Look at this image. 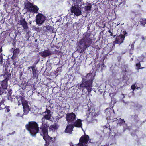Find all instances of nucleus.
Wrapping results in <instances>:
<instances>
[{"instance_id": "24", "label": "nucleus", "mask_w": 146, "mask_h": 146, "mask_svg": "<svg viewBox=\"0 0 146 146\" xmlns=\"http://www.w3.org/2000/svg\"><path fill=\"white\" fill-rule=\"evenodd\" d=\"M131 88L132 90H134L135 89H138L139 88H140V87H138L137 84L136 83H135L131 86Z\"/></svg>"}, {"instance_id": "28", "label": "nucleus", "mask_w": 146, "mask_h": 146, "mask_svg": "<svg viewBox=\"0 0 146 146\" xmlns=\"http://www.w3.org/2000/svg\"><path fill=\"white\" fill-rule=\"evenodd\" d=\"M3 93L2 90L0 87V95H1Z\"/></svg>"}, {"instance_id": "38", "label": "nucleus", "mask_w": 146, "mask_h": 146, "mask_svg": "<svg viewBox=\"0 0 146 146\" xmlns=\"http://www.w3.org/2000/svg\"><path fill=\"white\" fill-rule=\"evenodd\" d=\"M115 121V120H114L113 121Z\"/></svg>"}, {"instance_id": "15", "label": "nucleus", "mask_w": 146, "mask_h": 146, "mask_svg": "<svg viewBox=\"0 0 146 146\" xmlns=\"http://www.w3.org/2000/svg\"><path fill=\"white\" fill-rule=\"evenodd\" d=\"M73 125H68L66 127L65 130L66 132L71 133L72 132L73 128Z\"/></svg>"}, {"instance_id": "2", "label": "nucleus", "mask_w": 146, "mask_h": 146, "mask_svg": "<svg viewBox=\"0 0 146 146\" xmlns=\"http://www.w3.org/2000/svg\"><path fill=\"white\" fill-rule=\"evenodd\" d=\"M73 3L74 5L71 7L70 10L71 12L77 16L80 15L82 13L81 7H84L82 6L83 2L81 0H77L74 1Z\"/></svg>"}, {"instance_id": "23", "label": "nucleus", "mask_w": 146, "mask_h": 146, "mask_svg": "<svg viewBox=\"0 0 146 146\" xmlns=\"http://www.w3.org/2000/svg\"><path fill=\"white\" fill-rule=\"evenodd\" d=\"M91 5H88L86 7H85V9L86 11H87V12H88L89 11H91Z\"/></svg>"}, {"instance_id": "9", "label": "nucleus", "mask_w": 146, "mask_h": 146, "mask_svg": "<svg viewBox=\"0 0 146 146\" xmlns=\"http://www.w3.org/2000/svg\"><path fill=\"white\" fill-rule=\"evenodd\" d=\"M25 7L27 9V11L32 13L37 12L39 10V8L36 6L34 5L30 2L25 5Z\"/></svg>"}, {"instance_id": "11", "label": "nucleus", "mask_w": 146, "mask_h": 146, "mask_svg": "<svg viewBox=\"0 0 146 146\" xmlns=\"http://www.w3.org/2000/svg\"><path fill=\"white\" fill-rule=\"evenodd\" d=\"M76 115L75 114L71 113L67 114L66 119L68 122L73 123L76 119Z\"/></svg>"}, {"instance_id": "19", "label": "nucleus", "mask_w": 146, "mask_h": 146, "mask_svg": "<svg viewBox=\"0 0 146 146\" xmlns=\"http://www.w3.org/2000/svg\"><path fill=\"white\" fill-rule=\"evenodd\" d=\"M32 70V73L34 76L36 77V67L34 66H32L31 67Z\"/></svg>"}, {"instance_id": "6", "label": "nucleus", "mask_w": 146, "mask_h": 146, "mask_svg": "<svg viewBox=\"0 0 146 146\" xmlns=\"http://www.w3.org/2000/svg\"><path fill=\"white\" fill-rule=\"evenodd\" d=\"M18 101L19 106L21 104L23 106L24 114L27 115L29 111V108L27 101L24 99V97L20 96L18 98Z\"/></svg>"}, {"instance_id": "31", "label": "nucleus", "mask_w": 146, "mask_h": 146, "mask_svg": "<svg viewBox=\"0 0 146 146\" xmlns=\"http://www.w3.org/2000/svg\"><path fill=\"white\" fill-rule=\"evenodd\" d=\"M122 96L123 97V98H124V94H122Z\"/></svg>"}, {"instance_id": "22", "label": "nucleus", "mask_w": 146, "mask_h": 146, "mask_svg": "<svg viewBox=\"0 0 146 146\" xmlns=\"http://www.w3.org/2000/svg\"><path fill=\"white\" fill-rule=\"evenodd\" d=\"M141 24L144 27H146V19H143L141 21Z\"/></svg>"}, {"instance_id": "33", "label": "nucleus", "mask_w": 146, "mask_h": 146, "mask_svg": "<svg viewBox=\"0 0 146 146\" xmlns=\"http://www.w3.org/2000/svg\"><path fill=\"white\" fill-rule=\"evenodd\" d=\"M0 62H1V63H2V62H2V59H1V60H0Z\"/></svg>"}, {"instance_id": "1", "label": "nucleus", "mask_w": 146, "mask_h": 146, "mask_svg": "<svg viewBox=\"0 0 146 146\" xmlns=\"http://www.w3.org/2000/svg\"><path fill=\"white\" fill-rule=\"evenodd\" d=\"M51 116L50 111L47 110L44 113V117L42 119V125L40 129V133L46 142L45 145H48V142H50L52 139L48 136V129L49 127L48 121V120H50Z\"/></svg>"}, {"instance_id": "5", "label": "nucleus", "mask_w": 146, "mask_h": 146, "mask_svg": "<svg viewBox=\"0 0 146 146\" xmlns=\"http://www.w3.org/2000/svg\"><path fill=\"white\" fill-rule=\"evenodd\" d=\"M88 35V33L86 34V36L80 41L79 45L80 48H83V49H85L91 44L92 41L89 38Z\"/></svg>"}, {"instance_id": "3", "label": "nucleus", "mask_w": 146, "mask_h": 146, "mask_svg": "<svg viewBox=\"0 0 146 146\" xmlns=\"http://www.w3.org/2000/svg\"><path fill=\"white\" fill-rule=\"evenodd\" d=\"M27 129L32 136H35L39 131L38 124L35 122H30L26 125Z\"/></svg>"}, {"instance_id": "17", "label": "nucleus", "mask_w": 146, "mask_h": 146, "mask_svg": "<svg viewBox=\"0 0 146 146\" xmlns=\"http://www.w3.org/2000/svg\"><path fill=\"white\" fill-rule=\"evenodd\" d=\"M58 127L59 126L58 125L54 124L50 127V130H55L57 129Z\"/></svg>"}, {"instance_id": "14", "label": "nucleus", "mask_w": 146, "mask_h": 146, "mask_svg": "<svg viewBox=\"0 0 146 146\" xmlns=\"http://www.w3.org/2000/svg\"><path fill=\"white\" fill-rule=\"evenodd\" d=\"M19 22L20 25H22L25 30L27 29L28 28L27 23L25 21L24 19H21Z\"/></svg>"}, {"instance_id": "37", "label": "nucleus", "mask_w": 146, "mask_h": 146, "mask_svg": "<svg viewBox=\"0 0 146 146\" xmlns=\"http://www.w3.org/2000/svg\"><path fill=\"white\" fill-rule=\"evenodd\" d=\"M104 146H108V145H104Z\"/></svg>"}, {"instance_id": "20", "label": "nucleus", "mask_w": 146, "mask_h": 146, "mask_svg": "<svg viewBox=\"0 0 146 146\" xmlns=\"http://www.w3.org/2000/svg\"><path fill=\"white\" fill-rule=\"evenodd\" d=\"M19 52V49L15 50L13 52V55L12 57V58H14L15 56H16L17 54H18Z\"/></svg>"}, {"instance_id": "29", "label": "nucleus", "mask_w": 146, "mask_h": 146, "mask_svg": "<svg viewBox=\"0 0 146 146\" xmlns=\"http://www.w3.org/2000/svg\"><path fill=\"white\" fill-rule=\"evenodd\" d=\"M2 51V49L1 48H0V53Z\"/></svg>"}, {"instance_id": "16", "label": "nucleus", "mask_w": 146, "mask_h": 146, "mask_svg": "<svg viewBox=\"0 0 146 146\" xmlns=\"http://www.w3.org/2000/svg\"><path fill=\"white\" fill-rule=\"evenodd\" d=\"M51 54V52L47 50H46L42 52L41 56L44 57L50 56Z\"/></svg>"}, {"instance_id": "21", "label": "nucleus", "mask_w": 146, "mask_h": 146, "mask_svg": "<svg viewBox=\"0 0 146 146\" xmlns=\"http://www.w3.org/2000/svg\"><path fill=\"white\" fill-rule=\"evenodd\" d=\"M119 121H120L119 123L121 125H123L124 127H125V126H126V125L125 124V122L123 120V119H121L120 118Z\"/></svg>"}, {"instance_id": "26", "label": "nucleus", "mask_w": 146, "mask_h": 146, "mask_svg": "<svg viewBox=\"0 0 146 146\" xmlns=\"http://www.w3.org/2000/svg\"><path fill=\"white\" fill-rule=\"evenodd\" d=\"M16 116L17 117H23V115H20L19 113H17L16 115Z\"/></svg>"}, {"instance_id": "7", "label": "nucleus", "mask_w": 146, "mask_h": 146, "mask_svg": "<svg viewBox=\"0 0 146 146\" xmlns=\"http://www.w3.org/2000/svg\"><path fill=\"white\" fill-rule=\"evenodd\" d=\"M91 139H89L88 135H85L82 136L80 138L79 143L77 145L76 144L72 145V143L70 146H86L87 144L88 143H90Z\"/></svg>"}, {"instance_id": "13", "label": "nucleus", "mask_w": 146, "mask_h": 146, "mask_svg": "<svg viewBox=\"0 0 146 146\" xmlns=\"http://www.w3.org/2000/svg\"><path fill=\"white\" fill-rule=\"evenodd\" d=\"M82 121L79 119H78L75 120L74 122H73V126L78 128H82Z\"/></svg>"}, {"instance_id": "34", "label": "nucleus", "mask_w": 146, "mask_h": 146, "mask_svg": "<svg viewBox=\"0 0 146 146\" xmlns=\"http://www.w3.org/2000/svg\"><path fill=\"white\" fill-rule=\"evenodd\" d=\"M108 110V108H107V109H106V111H106H106Z\"/></svg>"}, {"instance_id": "35", "label": "nucleus", "mask_w": 146, "mask_h": 146, "mask_svg": "<svg viewBox=\"0 0 146 146\" xmlns=\"http://www.w3.org/2000/svg\"><path fill=\"white\" fill-rule=\"evenodd\" d=\"M143 40H145V38H144L143 37Z\"/></svg>"}, {"instance_id": "25", "label": "nucleus", "mask_w": 146, "mask_h": 146, "mask_svg": "<svg viewBox=\"0 0 146 146\" xmlns=\"http://www.w3.org/2000/svg\"><path fill=\"white\" fill-rule=\"evenodd\" d=\"M9 107L8 106H6V107L5 106V108H6V110H5L6 112H9V111H10V110L9 109Z\"/></svg>"}, {"instance_id": "12", "label": "nucleus", "mask_w": 146, "mask_h": 146, "mask_svg": "<svg viewBox=\"0 0 146 146\" xmlns=\"http://www.w3.org/2000/svg\"><path fill=\"white\" fill-rule=\"evenodd\" d=\"M45 20V17L42 14H39L36 16V22L37 24H42Z\"/></svg>"}, {"instance_id": "10", "label": "nucleus", "mask_w": 146, "mask_h": 146, "mask_svg": "<svg viewBox=\"0 0 146 146\" xmlns=\"http://www.w3.org/2000/svg\"><path fill=\"white\" fill-rule=\"evenodd\" d=\"M1 76L4 79V80L1 82V85L3 89H6L7 87V81L11 76V74L8 73L5 74L1 75Z\"/></svg>"}, {"instance_id": "8", "label": "nucleus", "mask_w": 146, "mask_h": 146, "mask_svg": "<svg viewBox=\"0 0 146 146\" xmlns=\"http://www.w3.org/2000/svg\"><path fill=\"white\" fill-rule=\"evenodd\" d=\"M127 36V33L125 31L121 32V34L116 37V40L114 42V43L117 44H121L123 42L125 36Z\"/></svg>"}, {"instance_id": "32", "label": "nucleus", "mask_w": 146, "mask_h": 146, "mask_svg": "<svg viewBox=\"0 0 146 146\" xmlns=\"http://www.w3.org/2000/svg\"><path fill=\"white\" fill-rule=\"evenodd\" d=\"M119 24H120V23L119 22H118L117 23V25H119Z\"/></svg>"}, {"instance_id": "4", "label": "nucleus", "mask_w": 146, "mask_h": 146, "mask_svg": "<svg viewBox=\"0 0 146 146\" xmlns=\"http://www.w3.org/2000/svg\"><path fill=\"white\" fill-rule=\"evenodd\" d=\"M90 74H88L86 76H84L82 78V83L80 85V87H85L89 93H90L92 90L93 79H90L87 81H86V80L87 77L90 76Z\"/></svg>"}, {"instance_id": "30", "label": "nucleus", "mask_w": 146, "mask_h": 146, "mask_svg": "<svg viewBox=\"0 0 146 146\" xmlns=\"http://www.w3.org/2000/svg\"><path fill=\"white\" fill-rule=\"evenodd\" d=\"M16 63V62H15L13 63V64H14V65H15Z\"/></svg>"}, {"instance_id": "39", "label": "nucleus", "mask_w": 146, "mask_h": 146, "mask_svg": "<svg viewBox=\"0 0 146 146\" xmlns=\"http://www.w3.org/2000/svg\"><path fill=\"white\" fill-rule=\"evenodd\" d=\"M117 119L116 118L115 119Z\"/></svg>"}, {"instance_id": "36", "label": "nucleus", "mask_w": 146, "mask_h": 146, "mask_svg": "<svg viewBox=\"0 0 146 146\" xmlns=\"http://www.w3.org/2000/svg\"><path fill=\"white\" fill-rule=\"evenodd\" d=\"M109 32H110V33H111V34H112V33H111V32L110 31Z\"/></svg>"}, {"instance_id": "27", "label": "nucleus", "mask_w": 146, "mask_h": 146, "mask_svg": "<svg viewBox=\"0 0 146 146\" xmlns=\"http://www.w3.org/2000/svg\"><path fill=\"white\" fill-rule=\"evenodd\" d=\"M136 66L138 68H139V67L140 66V64L139 63H137L136 64Z\"/></svg>"}, {"instance_id": "18", "label": "nucleus", "mask_w": 146, "mask_h": 146, "mask_svg": "<svg viewBox=\"0 0 146 146\" xmlns=\"http://www.w3.org/2000/svg\"><path fill=\"white\" fill-rule=\"evenodd\" d=\"M5 106L4 104V102L3 100L0 101V110H3L5 108Z\"/></svg>"}]
</instances>
